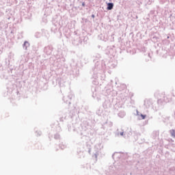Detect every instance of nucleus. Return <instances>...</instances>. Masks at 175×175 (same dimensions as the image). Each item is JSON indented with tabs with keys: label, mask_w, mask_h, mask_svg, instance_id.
I'll use <instances>...</instances> for the list:
<instances>
[{
	"label": "nucleus",
	"mask_w": 175,
	"mask_h": 175,
	"mask_svg": "<svg viewBox=\"0 0 175 175\" xmlns=\"http://www.w3.org/2000/svg\"><path fill=\"white\" fill-rule=\"evenodd\" d=\"M113 6H114V4H113V3H109L107 4V10H111V9H113Z\"/></svg>",
	"instance_id": "1"
},
{
	"label": "nucleus",
	"mask_w": 175,
	"mask_h": 175,
	"mask_svg": "<svg viewBox=\"0 0 175 175\" xmlns=\"http://www.w3.org/2000/svg\"><path fill=\"white\" fill-rule=\"evenodd\" d=\"M27 43H28L27 42H25V44H27Z\"/></svg>",
	"instance_id": "5"
},
{
	"label": "nucleus",
	"mask_w": 175,
	"mask_h": 175,
	"mask_svg": "<svg viewBox=\"0 0 175 175\" xmlns=\"http://www.w3.org/2000/svg\"><path fill=\"white\" fill-rule=\"evenodd\" d=\"M170 133H171V136H172V137H174L175 139V131L174 130H170Z\"/></svg>",
	"instance_id": "2"
},
{
	"label": "nucleus",
	"mask_w": 175,
	"mask_h": 175,
	"mask_svg": "<svg viewBox=\"0 0 175 175\" xmlns=\"http://www.w3.org/2000/svg\"><path fill=\"white\" fill-rule=\"evenodd\" d=\"M141 118H142V120H144L146 118V116L141 114Z\"/></svg>",
	"instance_id": "3"
},
{
	"label": "nucleus",
	"mask_w": 175,
	"mask_h": 175,
	"mask_svg": "<svg viewBox=\"0 0 175 175\" xmlns=\"http://www.w3.org/2000/svg\"><path fill=\"white\" fill-rule=\"evenodd\" d=\"M121 136H124V133H120Z\"/></svg>",
	"instance_id": "4"
},
{
	"label": "nucleus",
	"mask_w": 175,
	"mask_h": 175,
	"mask_svg": "<svg viewBox=\"0 0 175 175\" xmlns=\"http://www.w3.org/2000/svg\"><path fill=\"white\" fill-rule=\"evenodd\" d=\"M82 5H83V6H84V3Z\"/></svg>",
	"instance_id": "6"
}]
</instances>
